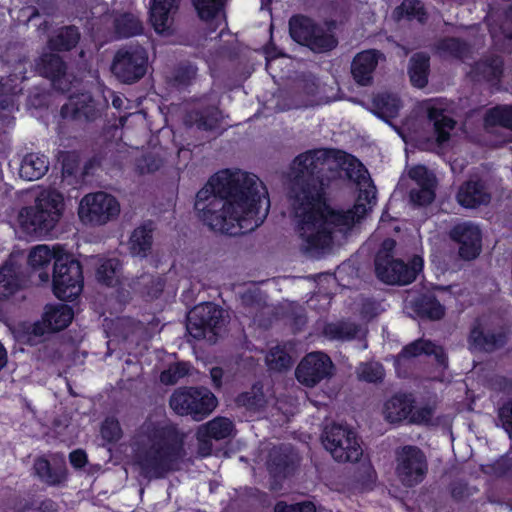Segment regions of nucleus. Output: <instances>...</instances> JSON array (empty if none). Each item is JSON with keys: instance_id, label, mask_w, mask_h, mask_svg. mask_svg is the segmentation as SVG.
I'll use <instances>...</instances> for the list:
<instances>
[{"instance_id": "obj_1", "label": "nucleus", "mask_w": 512, "mask_h": 512, "mask_svg": "<svg viewBox=\"0 0 512 512\" xmlns=\"http://www.w3.org/2000/svg\"><path fill=\"white\" fill-rule=\"evenodd\" d=\"M288 195L299 248L310 257H319L346 240L367 214L376 190L355 157L322 148L293 160Z\"/></svg>"}, {"instance_id": "obj_2", "label": "nucleus", "mask_w": 512, "mask_h": 512, "mask_svg": "<svg viewBox=\"0 0 512 512\" xmlns=\"http://www.w3.org/2000/svg\"><path fill=\"white\" fill-rule=\"evenodd\" d=\"M270 201L264 183L254 174L224 170L197 193L195 209L212 230L230 236L254 231L266 218Z\"/></svg>"}, {"instance_id": "obj_3", "label": "nucleus", "mask_w": 512, "mask_h": 512, "mask_svg": "<svg viewBox=\"0 0 512 512\" xmlns=\"http://www.w3.org/2000/svg\"><path fill=\"white\" fill-rule=\"evenodd\" d=\"M185 435L173 424L144 423L134 440V458L146 478L178 470L186 452Z\"/></svg>"}, {"instance_id": "obj_4", "label": "nucleus", "mask_w": 512, "mask_h": 512, "mask_svg": "<svg viewBox=\"0 0 512 512\" xmlns=\"http://www.w3.org/2000/svg\"><path fill=\"white\" fill-rule=\"evenodd\" d=\"M396 246L393 239H386L381 245L375 258L377 277L387 284L407 285L413 282L423 268V259L414 256L409 264L395 259L392 252Z\"/></svg>"}, {"instance_id": "obj_5", "label": "nucleus", "mask_w": 512, "mask_h": 512, "mask_svg": "<svg viewBox=\"0 0 512 512\" xmlns=\"http://www.w3.org/2000/svg\"><path fill=\"white\" fill-rule=\"evenodd\" d=\"M169 405L180 416H190L194 421H202L216 409L218 400L205 387H183L172 393Z\"/></svg>"}, {"instance_id": "obj_6", "label": "nucleus", "mask_w": 512, "mask_h": 512, "mask_svg": "<svg viewBox=\"0 0 512 512\" xmlns=\"http://www.w3.org/2000/svg\"><path fill=\"white\" fill-rule=\"evenodd\" d=\"M321 441L337 462H358L363 455V449L355 432L347 426L336 423L325 426Z\"/></svg>"}, {"instance_id": "obj_7", "label": "nucleus", "mask_w": 512, "mask_h": 512, "mask_svg": "<svg viewBox=\"0 0 512 512\" xmlns=\"http://www.w3.org/2000/svg\"><path fill=\"white\" fill-rule=\"evenodd\" d=\"M53 292L61 300L75 299L83 288V276L80 263L71 255H60L53 266Z\"/></svg>"}, {"instance_id": "obj_8", "label": "nucleus", "mask_w": 512, "mask_h": 512, "mask_svg": "<svg viewBox=\"0 0 512 512\" xmlns=\"http://www.w3.org/2000/svg\"><path fill=\"white\" fill-rule=\"evenodd\" d=\"M289 31L293 40L316 53L330 51L337 45L336 38L328 29L316 25L305 16L292 17L289 21Z\"/></svg>"}, {"instance_id": "obj_9", "label": "nucleus", "mask_w": 512, "mask_h": 512, "mask_svg": "<svg viewBox=\"0 0 512 512\" xmlns=\"http://www.w3.org/2000/svg\"><path fill=\"white\" fill-rule=\"evenodd\" d=\"M224 311L213 303L195 306L187 316V331L195 339L214 343L219 329L224 325Z\"/></svg>"}, {"instance_id": "obj_10", "label": "nucleus", "mask_w": 512, "mask_h": 512, "mask_svg": "<svg viewBox=\"0 0 512 512\" xmlns=\"http://www.w3.org/2000/svg\"><path fill=\"white\" fill-rule=\"evenodd\" d=\"M120 204L106 192L85 195L79 204L78 214L82 221L93 225H104L118 217Z\"/></svg>"}, {"instance_id": "obj_11", "label": "nucleus", "mask_w": 512, "mask_h": 512, "mask_svg": "<svg viewBox=\"0 0 512 512\" xmlns=\"http://www.w3.org/2000/svg\"><path fill=\"white\" fill-rule=\"evenodd\" d=\"M396 474L406 487L421 483L428 472L425 454L417 446H403L396 450Z\"/></svg>"}, {"instance_id": "obj_12", "label": "nucleus", "mask_w": 512, "mask_h": 512, "mask_svg": "<svg viewBox=\"0 0 512 512\" xmlns=\"http://www.w3.org/2000/svg\"><path fill=\"white\" fill-rule=\"evenodd\" d=\"M147 53L141 46H126L119 49L113 59L112 72L124 83H133L146 73Z\"/></svg>"}, {"instance_id": "obj_13", "label": "nucleus", "mask_w": 512, "mask_h": 512, "mask_svg": "<svg viewBox=\"0 0 512 512\" xmlns=\"http://www.w3.org/2000/svg\"><path fill=\"white\" fill-rule=\"evenodd\" d=\"M62 215L63 213L32 204L20 210L19 223L28 234L45 236L57 226Z\"/></svg>"}, {"instance_id": "obj_14", "label": "nucleus", "mask_w": 512, "mask_h": 512, "mask_svg": "<svg viewBox=\"0 0 512 512\" xmlns=\"http://www.w3.org/2000/svg\"><path fill=\"white\" fill-rule=\"evenodd\" d=\"M35 70L39 75L49 79L54 88L64 92L70 88L74 79L73 75L67 72V64L63 58L50 52L42 53L35 61Z\"/></svg>"}, {"instance_id": "obj_15", "label": "nucleus", "mask_w": 512, "mask_h": 512, "mask_svg": "<svg viewBox=\"0 0 512 512\" xmlns=\"http://www.w3.org/2000/svg\"><path fill=\"white\" fill-rule=\"evenodd\" d=\"M333 363L331 359L322 352H313L306 355L296 368L297 380L313 387L325 378L332 376Z\"/></svg>"}, {"instance_id": "obj_16", "label": "nucleus", "mask_w": 512, "mask_h": 512, "mask_svg": "<svg viewBox=\"0 0 512 512\" xmlns=\"http://www.w3.org/2000/svg\"><path fill=\"white\" fill-rule=\"evenodd\" d=\"M408 176L416 184L409 193L410 202L415 206H425L435 198L437 179L435 174L423 165H417L409 169Z\"/></svg>"}, {"instance_id": "obj_17", "label": "nucleus", "mask_w": 512, "mask_h": 512, "mask_svg": "<svg viewBox=\"0 0 512 512\" xmlns=\"http://www.w3.org/2000/svg\"><path fill=\"white\" fill-rule=\"evenodd\" d=\"M449 236L458 244V252L462 259L472 260L479 255L481 251V231L475 224L471 222L459 223L450 230Z\"/></svg>"}, {"instance_id": "obj_18", "label": "nucleus", "mask_w": 512, "mask_h": 512, "mask_svg": "<svg viewBox=\"0 0 512 512\" xmlns=\"http://www.w3.org/2000/svg\"><path fill=\"white\" fill-rule=\"evenodd\" d=\"M104 105L96 102L88 93H82L70 98L69 102L63 105L61 114L64 118L75 120L93 121L101 115Z\"/></svg>"}, {"instance_id": "obj_19", "label": "nucleus", "mask_w": 512, "mask_h": 512, "mask_svg": "<svg viewBox=\"0 0 512 512\" xmlns=\"http://www.w3.org/2000/svg\"><path fill=\"white\" fill-rule=\"evenodd\" d=\"M433 355L437 364L446 369L448 366L447 355L441 346L436 345L428 339H418L406 345L402 351L397 355L395 363L400 366L407 360L418 357L420 355Z\"/></svg>"}, {"instance_id": "obj_20", "label": "nucleus", "mask_w": 512, "mask_h": 512, "mask_svg": "<svg viewBox=\"0 0 512 512\" xmlns=\"http://www.w3.org/2000/svg\"><path fill=\"white\" fill-rule=\"evenodd\" d=\"M383 59H385L384 55L374 49L358 53L351 64V73L354 80L361 86L370 85L373 80V72L379 60Z\"/></svg>"}, {"instance_id": "obj_21", "label": "nucleus", "mask_w": 512, "mask_h": 512, "mask_svg": "<svg viewBox=\"0 0 512 512\" xmlns=\"http://www.w3.org/2000/svg\"><path fill=\"white\" fill-rule=\"evenodd\" d=\"M491 196L484 182L481 180H468L463 183L457 193L458 203L465 208H476L487 205Z\"/></svg>"}, {"instance_id": "obj_22", "label": "nucleus", "mask_w": 512, "mask_h": 512, "mask_svg": "<svg viewBox=\"0 0 512 512\" xmlns=\"http://www.w3.org/2000/svg\"><path fill=\"white\" fill-rule=\"evenodd\" d=\"M181 0H152L150 21L157 33L169 31Z\"/></svg>"}, {"instance_id": "obj_23", "label": "nucleus", "mask_w": 512, "mask_h": 512, "mask_svg": "<svg viewBox=\"0 0 512 512\" xmlns=\"http://www.w3.org/2000/svg\"><path fill=\"white\" fill-rule=\"evenodd\" d=\"M35 475L49 486H58L67 479V468L64 461L50 463L46 458L39 457L34 461Z\"/></svg>"}, {"instance_id": "obj_24", "label": "nucleus", "mask_w": 512, "mask_h": 512, "mask_svg": "<svg viewBox=\"0 0 512 512\" xmlns=\"http://www.w3.org/2000/svg\"><path fill=\"white\" fill-rule=\"evenodd\" d=\"M58 256L46 245L34 247L28 256V263L32 269L33 276H37L40 283H48L50 280V262Z\"/></svg>"}, {"instance_id": "obj_25", "label": "nucleus", "mask_w": 512, "mask_h": 512, "mask_svg": "<svg viewBox=\"0 0 512 512\" xmlns=\"http://www.w3.org/2000/svg\"><path fill=\"white\" fill-rule=\"evenodd\" d=\"M25 283L21 267L11 259L0 268V298L14 294Z\"/></svg>"}, {"instance_id": "obj_26", "label": "nucleus", "mask_w": 512, "mask_h": 512, "mask_svg": "<svg viewBox=\"0 0 512 512\" xmlns=\"http://www.w3.org/2000/svg\"><path fill=\"white\" fill-rule=\"evenodd\" d=\"M317 92L318 86L314 79H300L296 82L291 92V103L285 105L283 109H297L312 106L316 103L315 96Z\"/></svg>"}, {"instance_id": "obj_27", "label": "nucleus", "mask_w": 512, "mask_h": 512, "mask_svg": "<svg viewBox=\"0 0 512 512\" xmlns=\"http://www.w3.org/2000/svg\"><path fill=\"white\" fill-rule=\"evenodd\" d=\"M223 117L217 107L193 110L186 115L187 125L195 126L199 130L216 131L220 128Z\"/></svg>"}, {"instance_id": "obj_28", "label": "nucleus", "mask_w": 512, "mask_h": 512, "mask_svg": "<svg viewBox=\"0 0 512 512\" xmlns=\"http://www.w3.org/2000/svg\"><path fill=\"white\" fill-rule=\"evenodd\" d=\"M365 327L351 321H337L328 323L323 329V334L331 340L350 341L365 337Z\"/></svg>"}, {"instance_id": "obj_29", "label": "nucleus", "mask_w": 512, "mask_h": 512, "mask_svg": "<svg viewBox=\"0 0 512 512\" xmlns=\"http://www.w3.org/2000/svg\"><path fill=\"white\" fill-rule=\"evenodd\" d=\"M503 72V60L499 56H488L478 61L470 70V76L477 81H498Z\"/></svg>"}, {"instance_id": "obj_30", "label": "nucleus", "mask_w": 512, "mask_h": 512, "mask_svg": "<svg viewBox=\"0 0 512 512\" xmlns=\"http://www.w3.org/2000/svg\"><path fill=\"white\" fill-rule=\"evenodd\" d=\"M153 227L144 224L135 228L129 238L128 248L132 256L145 258L152 250Z\"/></svg>"}, {"instance_id": "obj_31", "label": "nucleus", "mask_w": 512, "mask_h": 512, "mask_svg": "<svg viewBox=\"0 0 512 512\" xmlns=\"http://www.w3.org/2000/svg\"><path fill=\"white\" fill-rule=\"evenodd\" d=\"M234 432V424L229 418L215 417L198 427L196 438L203 439L204 437H210L211 439L219 441L232 437Z\"/></svg>"}, {"instance_id": "obj_32", "label": "nucleus", "mask_w": 512, "mask_h": 512, "mask_svg": "<svg viewBox=\"0 0 512 512\" xmlns=\"http://www.w3.org/2000/svg\"><path fill=\"white\" fill-rule=\"evenodd\" d=\"M413 411V400L407 395H395L384 404V418L397 423L407 419Z\"/></svg>"}, {"instance_id": "obj_33", "label": "nucleus", "mask_w": 512, "mask_h": 512, "mask_svg": "<svg viewBox=\"0 0 512 512\" xmlns=\"http://www.w3.org/2000/svg\"><path fill=\"white\" fill-rule=\"evenodd\" d=\"M490 33L499 50L512 53V6L504 13L499 25H490Z\"/></svg>"}, {"instance_id": "obj_34", "label": "nucleus", "mask_w": 512, "mask_h": 512, "mask_svg": "<svg viewBox=\"0 0 512 512\" xmlns=\"http://www.w3.org/2000/svg\"><path fill=\"white\" fill-rule=\"evenodd\" d=\"M428 118L433 125L436 142L439 145L450 139V131L455 128L456 122L445 114L441 108L432 106L428 108Z\"/></svg>"}, {"instance_id": "obj_35", "label": "nucleus", "mask_w": 512, "mask_h": 512, "mask_svg": "<svg viewBox=\"0 0 512 512\" xmlns=\"http://www.w3.org/2000/svg\"><path fill=\"white\" fill-rule=\"evenodd\" d=\"M49 168V161L44 155L36 153L27 154L19 169V174L23 179L34 181L40 179L46 174Z\"/></svg>"}, {"instance_id": "obj_36", "label": "nucleus", "mask_w": 512, "mask_h": 512, "mask_svg": "<svg viewBox=\"0 0 512 512\" xmlns=\"http://www.w3.org/2000/svg\"><path fill=\"white\" fill-rule=\"evenodd\" d=\"M80 40V32L75 26H65L58 29L54 36L50 37L47 45L51 51H70Z\"/></svg>"}, {"instance_id": "obj_37", "label": "nucleus", "mask_w": 512, "mask_h": 512, "mask_svg": "<svg viewBox=\"0 0 512 512\" xmlns=\"http://www.w3.org/2000/svg\"><path fill=\"white\" fill-rule=\"evenodd\" d=\"M401 102L396 95L380 93L372 99V110L380 118L388 121L398 116Z\"/></svg>"}, {"instance_id": "obj_38", "label": "nucleus", "mask_w": 512, "mask_h": 512, "mask_svg": "<svg viewBox=\"0 0 512 512\" xmlns=\"http://www.w3.org/2000/svg\"><path fill=\"white\" fill-rule=\"evenodd\" d=\"M429 60V56L425 53H416L410 58L408 74L415 87L423 88L427 85Z\"/></svg>"}, {"instance_id": "obj_39", "label": "nucleus", "mask_w": 512, "mask_h": 512, "mask_svg": "<svg viewBox=\"0 0 512 512\" xmlns=\"http://www.w3.org/2000/svg\"><path fill=\"white\" fill-rule=\"evenodd\" d=\"M470 342L476 349L490 352L502 347L506 339L503 333L484 332L476 327L471 331Z\"/></svg>"}, {"instance_id": "obj_40", "label": "nucleus", "mask_w": 512, "mask_h": 512, "mask_svg": "<svg viewBox=\"0 0 512 512\" xmlns=\"http://www.w3.org/2000/svg\"><path fill=\"white\" fill-rule=\"evenodd\" d=\"M33 204L43 209L53 210L59 213H63L65 209L63 194L56 188L50 186L41 188L36 193Z\"/></svg>"}, {"instance_id": "obj_41", "label": "nucleus", "mask_w": 512, "mask_h": 512, "mask_svg": "<svg viewBox=\"0 0 512 512\" xmlns=\"http://www.w3.org/2000/svg\"><path fill=\"white\" fill-rule=\"evenodd\" d=\"M73 318L72 309L65 304L49 307L45 312L44 321L52 330L66 328Z\"/></svg>"}, {"instance_id": "obj_42", "label": "nucleus", "mask_w": 512, "mask_h": 512, "mask_svg": "<svg viewBox=\"0 0 512 512\" xmlns=\"http://www.w3.org/2000/svg\"><path fill=\"white\" fill-rule=\"evenodd\" d=\"M268 395L263 390V385L255 384L252 386L250 391L240 394L236 402L239 406H244L249 410H261L268 403Z\"/></svg>"}, {"instance_id": "obj_43", "label": "nucleus", "mask_w": 512, "mask_h": 512, "mask_svg": "<svg viewBox=\"0 0 512 512\" xmlns=\"http://www.w3.org/2000/svg\"><path fill=\"white\" fill-rule=\"evenodd\" d=\"M415 311L420 317L439 320L444 316L445 309L439 301L431 295H423L414 303Z\"/></svg>"}, {"instance_id": "obj_44", "label": "nucleus", "mask_w": 512, "mask_h": 512, "mask_svg": "<svg viewBox=\"0 0 512 512\" xmlns=\"http://www.w3.org/2000/svg\"><path fill=\"white\" fill-rule=\"evenodd\" d=\"M437 52L442 57L463 59L470 53L469 45L458 38H444L436 45Z\"/></svg>"}, {"instance_id": "obj_45", "label": "nucleus", "mask_w": 512, "mask_h": 512, "mask_svg": "<svg viewBox=\"0 0 512 512\" xmlns=\"http://www.w3.org/2000/svg\"><path fill=\"white\" fill-rule=\"evenodd\" d=\"M115 31L119 37H131L142 33L143 26L140 20L133 14L124 13L114 20Z\"/></svg>"}, {"instance_id": "obj_46", "label": "nucleus", "mask_w": 512, "mask_h": 512, "mask_svg": "<svg viewBox=\"0 0 512 512\" xmlns=\"http://www.w3.org/2000/svg\"><path fill=\"white\" fill-rule=\"evenodd\" d=\"M120 263L117 259L100 261L96 270V279L106 286H115L119 281Z\"/></svg>"}, {"instance_id": "obj_47", "label": "nucleus", "mask_w": 512, "mask_h": 512, "mask_svg": "<svg viewBox=\"0 0 512 512\" xmlns=\"http://www.w3.org/2000/svg\"><path fill=\"white\" fill-rule=\"evenodd\" d=\"M132 287L150 298H157L163 291L164 282L160 277L142 274Z\"/></svg>"}, {"instance_id": "obj_48", "label": "nucleus", "mask_w": 512, "mask_h": 512, "mask_svg": "<svg viewBox=\"0 0 512 512\" xmlns=\"http://www.w3.org/2000/svg\"><path fill=\"white\" fill-rule=\"evenodd\" d=\"M266 363L270 370L281 372L291 367L292 358L283 347L277 345L269 350Z\"/></svg>"}, {"instance_id": "obj_49", "label": "nucleus", "mask_w": 512, "mask_h": 512, "mask_svg": "<svg viewBox=\"0 0 512 512\" xmlns=\"http://www.w3.org/2000/svg\"><path fill=\"white\" fill-rule=\"evenodd\" d=\"M486 125H500L512 131V106H497L490 109L485 117Z\"/></svg>"}, {"instance_id": "obj_50", "label": "nucleus", "mask_w": 512, "mask_h": 512, "mask_svg": "<svg viewBox=\"0 0 512 512\" xmlns=\"http://www.w3.org/2000/svg\"><path fill=\"white\" fill-rule=\"evenodd\" d=\"M384 375V368L378 362L362 363L357 368L358 378L369 383L381 382L384 378Z\"/></svg>"}, {"instance_id": "obj_51", "label": "nucleus", "mask_w": 512, "mask_h": 512, "mask_svg": "<svg viewBox=\"0 0 512 512\" xmlns=\"http://www.w3.org/2000/svg\"><path fill=\"white\" fill-rule=\"evenodd\" d=\"M201 19L215 18L223 9L224 0H193Z\"/></svg>"}, {"instance_id": "obj_52", "label": "nucleus", "mask_w": 512, "mask_h": 512, "mask_svg": "<svg viewBox=\"0 0 512 512\" xmlns=\"http://www.w3.org/2000/svg\"><path fill=\"white\" fill-rule=\"evenodd\" d=\"M88 163L85 164L83 170L80 168V158L75 153H65L62 159V174L67 176H80L83 178L88 173Z\"/></svg>"}, {"instance_id": "obj_53", "label": "nucleus", "mask_w": 512, "mask_h": 512, "mask_svg": "<svg viewBox=\"0 0 512 512\" xmlns=\"http://www.w3.org/2000/svg\"><path fill=\"white\" fill-rule=\"evenodd\" d=\"M394 13L397 17L406 15L408 18H417L419 21L425 18L424 6L419 0H404Z\"/></svg>"}, {"instance_id": "obj_54", "label": "nucleus", "mask_w": 512, "mask_h": 512, "mask_svg": "<svg viewBox=\"0 0 512 512\" xmlns=\"http://www.w3.org/2000/svg\"><path fill=\"white\" fill-rule=\"evenodd\" d=\"M4 78H1L0 81V118L6 119L13 110L14 103L12 99V94L16 93V91L8 85V80L3 83Z\"/></svg>"}, {"instance_id": "obj_55", "label": "nucleus", "mask_w": 512, "mask_h": 512, "mask_svg": "<svg viewBox=\"0 0 512 512\" xmlns=\"http://www.w3.org/2000/svg\"><path fill=\"white\" fill-rule=\"evenodd\" d=\"M189 372V366L186 363H176L164 370L160 375V380L165 385H174Z\"/></svg>"}, {"instance_id": "obj_56", "label": "nucleus", "mask_w": 512, "mask_h": 512, "mask_svg": "<svg viewBox=\"0 0 512 512\" xmlns=\"http://www.w3.org/2000/svg\"><path fill=\"white\" fill-rule=\"evenodd\" d=\"M101 435L108 442H117L122 437L119 422L112 417L106 418L101 426Z\"/></svg>"}, {"instance_id": "obj_57", "label": "nucleus", "mask_w": 512, "mask_h": 512, "mask_svg": "<svg viewBox=\"0 0 512 512\" xmlns=\"http://www.w3.org/2000/svg\"><path fill=\"white\" fill-rule=\"evenodd\" d=\"M434 414L435 409L433 407H421L417 409L415 412H411L410 421L416 424H430Z\"/></svg>"}, {"instance_id": "obj_58", "label": "nucleus", "mask_w": 512, "mask_h": 512, "mask_svg": "<svg viewBox=\"0 0 512 512\" xmlns=\"http://www.w3.org/2000/svg\"><path fill=\"white\" fill-rule=\"evenodd\" d=\"M275 512H315V507L311 502L297 503L294 505L279 502L275 506Z\"/></svg>"}, {"instance_id": "obj_59", "label": "nucleus", "mask_w": 512, "mask_h": 512, "mask_svg": "<svg viewBox=\"0 0 512 512\" xmlns=\"http://www.w3.org/2000/svg\"><path fill=\"white\" fill-rule=\"evenodd\" d=\"M499 419L505 431L512 436V400L499 409Z\"/></svg>"}, {"instance_id": "obj_60", "label": "nucleus", "mask_w": 512, "mask_h": 512, "mask_svg": "<svg viewBox=\"0 0 512 512\" xmlns=\"http://www.w3.org/2000/svg\"><path fill=\"white\" fill-rule=\"evenodd\" d=\"M196 76V68L192 65L180 67L175 74V81L179 85H187Z\"/></svg>"}, {"instance_id": "obj_61", "label": "nucleus", "mask_w": 512, "mask_h": 512, "mask_svg": "<svg viewBox=\"0 0 512 512\" xmlns=\"http://www.w3.org/2000/svg\"><path fill=\"white\" fill-rule=\"evenodd\" d=\"M159 168V163L152 155L143 156L137 160V169L141 174L156 171Z\"/></svg>"}, {"instance_id": "obj_62", "label": "nucleus", "mask_w": 512, "mask_h": 512, "mask_svg": "<svg viewBox=\"0 0 512 512\" xmlns=\"http://www.w3.org/2000/svg\"><path fill=\"white\" fill-rule=\"evenodd\" d=\"M69 460L73 467L80 469L87 463V455L83 450L78 449L70 453Z\"/></svg>"}, {"instance_id": "obj_63", "label": "nucleus", "mask_w": 512, "mask_h": 512, "mask_svg": "<svg viewBox=\"0 0 512 512\" xmlns=\"http://www.w3.org/2000/svg\"><path fill=\"white\" fill-rule=\"evenodd\" d=\"M276 454H277V451L273 450L270 453V459L268 462V465H269L271 471L275 474L281 473L282 468L285 467V465H286V462L283 459H279V461L276 460L277 459Z\"/></svg>"}, {"instance_id": "obj_64", "label": "nucleus", "mask_w": 512, "mask_h": 512, "mask_svg": "<svg viewBox=\"0 0 512 512\" xmlns=\"http://www.w3.org/2000/svg\"><path fill=\"white\" fill-rule=\"evenodd\" d=\"M198 440V453L201 456H208L212 451V443L210 437H204L203 439L197 438Z\"/></svg>"}]
</instances>
